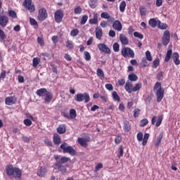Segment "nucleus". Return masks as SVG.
I'll return each instance as SVG.
<instances>
[{"mask_svg": "<svg viewBox=\"0 0 180 180\" xmlns=\"http://www.w3.org/2000/svg\"><path fill=\"white\" fill-rule=\"evenodd\" d=\"M60 148H61V150H63V153L64 154L65 153H68L70 155H75L77 154V150H75L74 149V148L71 146H68V144H67V143L63 142L60 146Z\"/></svg>", "mask_w": 180, "mask_h": 180, "instance_id": "nucleus-5", "label": "nucleus"}, {"mask_svg": "<svg viewBox=\"0 0 180 180\" xmlns=\"http://www.w3.org/2000/svg\"><path fill=\"white\" fill-rule=\"evenodd\" d=\"M103 168V164L102 163H98L95 167L94 172H98L99 169H102Z\"/></svg>", "mask_w": 180, "mask_h": 180, "instance_id": "nucleus-52", "label": "nucleus"}, {"mask_svg": "<svg viewBox=\"0 0 180 180\" xmlns=\"http://www.w3.org/2000/svg\"><path fill=\"white\" fill-rule=\"evenodd\" d=\"M65 46L68 50H72L74 49V42L71 40H68Z\"/></svg>", "mask_w": 180, "mask_h": 180, "instance_id": "nucleus-34", "label": "nucleus"}, {"mask_svg": "<svg viewBox=\"0 0 180 180\" xmlns=\"http://www.w3.org/2000/svg\"><path fill=\"white\" fill-rule=\"evenodd\" d=\"M51 67L52 68L53 72H54L55 74L58 73V70H57V66L56 65L51 64Z\"/></svg>", "mask_w": 180, "mask_h": 180, "instance_id": "nucleus-61", "label": "nucleus"}, {"mask_svg": "<svg viewBox=\"0 0 180 180\" xmlns=\"http://www.w3.org/2000/svg\"><path fill=\"white\" fill-rule=\"evenodd\" d=\"M148 24L150 27H153L154 29V27H157V25H158V21H157L155 18H151L149 20Z\"/></svg>", "mask_w": 180, "mask_h": 180, "instance_id": "nucleus-28", "label": "nucleus"}, {"mask_svg": "<svg viewBox=\"0 0 180 180\" xmlns=\"http://www.w3.org/2000/svg\"><path fill=\"white\" fill-rule=\"evenodd\" d=\"M113 50L116 53H118V51L120 50V45L117 42L114 43L113 46Z\"/></svg>", "mask_w": 180, "mask_h": 180, "instance_id": "nucleus-47", "label": "nucleus"}, {"mask_svg": "<svg viewBox=\"0 0 180 180\" xmlns=\"http://www.w3.org/2000/svg\"><path fill=\"white\" fill-rule=\"evenodd\" d=\"M128 79L130 81L129 82H136L139 79V77L134 73H131L128 75Z\"/></svg>", "mask_w": 180, "mask_h": 180, "instance_id": "nucleus-27", "label": "nucleus"}, {"mask_svg": "<svg viewBox=\"0 0 180 180\" xmlns=\"http://www.w3.org/2000/svg\"><path fill=\"white\" fill-rule=\"evenodd\" d=\"M16 101L17 98L15 97V96H11L6 98L5 103L6 105L11 106V105H15V103H16Z\"/></svg>", "mask_w": 180, "mask_h": 180, "instance_id": "nucleus-19", "label": "nucleus"}, {"mask_svg": "<svg viewBox=\"0 0 180 180\" xmlns=\"http://www.w3.org/2000/svg\"><path fill=\"white\" fill-rule=\"evenodd\" d=\"M120 40L122 44H124V46H127V44H129V39L123 34H120Z\"/></svg>", "mask_w": 180, "mask_h": 180, "instance_id": "nucleus-22", "label": "nucleus"}, {"mask_svg": "<svg viewBox=\"0 0 180 180\" xmlns=\"http://www.w3.org/2000/svg\"><path fill=\"white\" fill-rule=\"evenodd\" d=\"M48 92L49 91H47V89L41 88V89L37 90L36 94L38 96H46V95L47 94Z\"/></svg>", "mask_w": 180, "mask_h": 180, "instance_id": "nucleus-23", "label": "nucleus"}, {"mask_svg": "<svg viewBox=\"0 0 180 180\" xmlns=\"http://www.w3.org/2000/svg\"><path fill=\"white\" fill-rule=\"evenodd\" d=\"M90 141H91V138L89 136H87L86 138L79 137L77 139V142L79 143V144L82 147H84V148H86V147H88V143H90Z\"/></svg>", "mask_w": 180, "mask_h": 180, "instance_id": "nucleus-12", "label": "nucleus"}, {"mask_svg": "<svg viewBox=\"0 0 180 180\" xmlns=\"http://www.w3.org/2000/svg\"><path fill=\"white\" fill-rule=\"evenodd\" d=\"M141 64L143 67H147V64H148V62H147V59L146 58H142Z\"/></svg>", "mask_w": 180, "mask_h": 180, "instance_id": "nucleus-64", "label": "nucleus"}, {"mask_svg": "<svg viewBox=\"0 0 180 180\" xmlns=\"http://www.w3.org/2000/svg\"><path fill=\"white\" fill-rule=\"evenodd\" d=\"M158 65H160V59L156 58L153 60L152 67L153 68H157Z\"/></svg>", "mask_w": 180, "mask_h": 180, "instance_id": "nucleus-48", "label": "nucleus"}, {"mask_svg": "<svg viewBox=\"0 0 180 180\" xmlns=\"http://www.w3.org/2000/svg\"><path fill=\"white\" fill-rule=\"evenodd\" d=\"M153 91H155L156 96H157V102L158 103H160L161 101L164 98V89L161 87V83L157 82L155 84V86L153 87Z\"/></svg>", "mask_w": 180, "mask_h": 180, "instance_id": "nucleus-4", "label": "nucleus"}, {"mask_svg": "<svg viewBox=\"0 0 180 180\" xmlns=\"http://www.w3.org/2000/svg\"><path fill=\"white\" fill-rule=\"evenodd\" d=\"M158 27L159 29L165 30L168 27V25L166 23H162L161 21H158Z\"/></svg>", "mask_w": 180, "mask_h": 180, "instance_id": "nucleus-38", "label": "nucleus"}, {"mask_svg": "<svg viewBox=\"0 0 180 180\" xmlns=\"http://www.w3.org/2000/svg\"><path fill=\"white\" fill-rule=\"evenodd\" d=\"M149 138H150V134L146 133L142 140V146H146L147 144V142L148 141Z\"/></svg>", "mask_w": 180, "mask_h": 180, "instance_id": "nucleus-35", "label": "nucleus"}, {"mask_svg": "<svg viewBox=\"0 0 180 180\" xmlns=\"http://www.w3.org/2000/svg\"><path fill=\"white\" fill-rule=\"evenodd\" d=\"M143 84L141 83L135 84L134 86H133V83L130 81H127L124 85V89L128 94H131L132 92H137V91H140Z\"/></svg>", "mask_w": 180, "mask_h": 180, "instance_id": "nucleus-3", "label": "nucleus"}, {"mask_svg": "<svg viewBox=\"0 0 180 180\" xmlns=\"http://www.w3.org/2000/svg\"><path fill=\"white\" fill-rule=\"evenodd\" d=\"M97 77H99L100 79H103L105 78V72L101 68H98L96 71Z\"/></svg>", "mask_w": 180, "mask_h": 180, "instance_id": "nucleus-31", "label": "nucleus"}, {"mask_svg": "<svg viewBox=\"0 0 180 180\" xmlns=\"http://www.w3.org/2000/svg\"><path fill=\"white\" fill-rule=\"evenodd\" d=\"M147 124H148V120L146 118L141 120L139 122L140 127H144L147 126Z\"/></svg>", "mask_w": 180, "mask_h": 180, "instance_id": "nucleus-39", "label": "nucleus"}, {"mask_svg": "<svg viewBox=\"0 0 180 180\" xmlns=\"http://www.w3.org/2000/svg\"><path fill=\"white\" fill-rule=\"evenodd\" d=\"M88 21V15H84L82 17V19L80 20V25H85L86 22Z\"/></svg>", "mask_w": 180, "mask_h": 180, "instance_id": "nucleus-45", "label": "nucleus"}, {"mask_svg": "<svg viewBox=\"0 0 180 180\" xmlns=\"http://www.w3.org/2000/svg\"><path fill=\"white\" fill-rule=\"evenodd\" d=\"M44 143L48 147H53V142L49 139H45Z\"/></svg>", "mask_w": 180, "mask_h": 180, "instance_id": "nucleus-58", "label": "nucleus"}, {"mask_svg": "<svg viewBox=\"0 0 180 180\" xmlns=\"http://www.w3.org/2000/svg\"><path fill=\"white\" fill-rule=\"evenodd\" d=\"M54 159L56 160V163L61 164L62 165L63 164H67V162H71V158L66 156H62L60 159V155H56Z\"/></svg>", "mask_w": 180, "mask_h": 180, "instance_id": "nucleus-11", "label": "nucleus"}, {"mask_svg": "<svg viewBox=\"0 0 180 180\" xmlns=\"http://www.w3.org/2000/svg\"><path fill=\"white\" fill-rule=\"evenodd\" d=\"M98 49L102 53H105V54H110L112 53V51H110V49L108 48V45L105 44H102V43L98 44Z\"/></svg>", "mask_w": 180, "mask_h": 180, "instance_id": "nucleus-14", "label": "nucleus"}, {"mask_svg": "<svg viewBox=\"0 0 180 180\" xmlns=\"http://www.w3.org/2000/svg\"><path fill=\"white\" fill-rule=\"evenodd\" d=\"M46 174H47V168L44 166L40 167L37 172V175L40 177L44 176Z\"/></svg>", "mask_w": 180, "mask_h": 180, "instance_id": "nucleus-20", "label": "nucleus"}, {"mask_svg": "<svg viewBox=\"0 0 180 180\" xmlns=\"http://www.w3.org/2000/svg\"><path fill=\"white\" fill-rule=\"evenodd\" d=\"M121 54L124 58H127V57L129 58H134L135 56L134 51H133L131 48L126 46L122 49Z\"/></svg>", "mask_w": 180, "mask_h": 180, "instance_id": "nucleus-6", "label": "nucleus"}, {"mask_svg": "<svg viewBox=\"0 0 180 180\" xmlns=\"http://www.w3.org/2000/svg\"><path fill=\"white\" fill-rule=\"evenodd\" d=\"M78 33H79L78 29H74L70 32V36L75 37V36H77Z\"/></svg>", "mask_w": 180, "mask_h": 180, "instance_id": "nucleus-51", "label": "nucleus"}, {"mask_svg": "<svg viewBox=\"0 0 180 180\" xmlns=\"http://www.w3.org/2000/svg\"><path fill=\"white\" fill-rule=\"evenodd\" d=\"M23 6L31 13L36 11V8L34 7V5L32 4V0H25L23 2Z\"/></svg>", "mask_w": 180, "mask_h": 180, "instance_id": "nucleus-9", "label": "nucleus"}, {"mask_svg": "<svg viewBox=\"0 0 180 180\" xmlns=\"http://www.w3.org/2000/svg\"><path fill=\"white\" fill-rule=\"evenodd\" d=\"M37 41H38V43H39V44L40 46H44V39H43V38L39 37L37 38Z\"/></svg>", "mask_w": 180, "mask_h": 180, "instance_id": "nucleus-57", "label": "nucleus"}, {"mask_svg": "<svg viewBox=\"0 0 180 180\" xmlns=\"http://www.w3.org/2000/svg\"><path fill=\"white\" fill-rule=\"evenodd\" d=\"M24 124H25V126H32V120L29 119H25L24 120Z\"/></svg>", "mask_w": 180, "mask_h": 180, "instance_id": "nucleus-62", "label": "nucleus"}, {"mask_svg": "<svg viewBox=\"0 0 180 180\" xmlns=\"http://www.w3.org/2000/svg\"><path fill=\"white\" fill-rule=\"evenodd\" d=\"M84 58L86 61H91V53L88 51H84Z\"/></svg>", "mask_w": 180, "mask_h": 180, "instance_id": "nucleus-46", "label": "nucleus"}, {"mask_svg": "<svg viewBox=\"0 0 180 180\" xmlns=\"http://www.w3.org/2000/svg\"><path fill=\"white\" fill-rule=\"evenodd\" d=\"M65 131H67L65 124H60L57 128V133H58V134H64Z\"/></svg>", "mask_w": 180, "mask_h": 180, "instance_id": "nucleus-26", "label": "nucleus"}, {"mask_svg": "<svg viewBox=\"0 0 180 180\" xmlns=\"http://www.w3.org/2000/svg\"><path fill=\"white\" fill-rule=\"evenodd\" d=\"M75 15H81V13H82V8L81 6H77L75 8Z\"/></svg>", "mask_w": 180, "mask_h": 180, "instance_id": "nucleus-49", "label": "nucleus"}, {"mask_svg": "<svg viewBox=\"0 0 180 180\" xmlns=\"http://www.w3.org/2000/svg\"><path fill=\"white\" fill-rule=\"evenodd\" d=\"M54 166V169H58L59 172H61L62 175L67 174V168L64 167V165H61V163H55Z\"/></svg>", "mask_w": 180, "mask_h": 180, "instance_id": "nucleus-18", "label": "nucleus"}, {"mask_svg": "<svg viewBox=\"0 0 180 180\" xmlns=\"http://www.w3.org/2000/svg\"><path fill=\"white\" fill-rule=\"evenodd\" d=\"M162 136H163V134L160 133L157 138L155 146H160V144L161 143V141L162 140Z\"/></svg>", "mask_w": 180, "mask_h": 180, "instance_id": "nucleus-43", "label": "nucleus"}, {"mask_svg": "<svg viewBox=\"0 0 180 180\" xmlns=\"http://www.w3.org/2000/svg\"><path fill=\"white\" fill-rule=\"evenodd\" d=\"M5 78H6V71L2 70L0 73V82H1V81H5Z\"/></svg>", "mask_w": 180, "mask_h": 180, "instance_id": "nucleus-42", "label": "nucleus"}, {"mask_svg": "<svg viewBox=\"0 0 180 180\" xmlns=\"http://www.w3.org/2000/svg\"><path fill=\"white\" fill-rule=\"evenodd\" d=\"M131 129V127L130 126V123H129V122L127 121L124 122V127H123L124 131L128 132Z\"/></svg>", "mask_w": 180, "mask_h": 180, "instance_id": "nucleus-32", "label": "nucleus"}, {"mask_svg": "<svg viewBox=\"0 0 180 180\" xmlns=\"http://www.w3.org/2000/svg\"><path fill=\"white\" fill-rule=\"evenodd\" d=\"M48 17L49 14H47V10L44 8H41L38 11V20H39L40 22H43L44 20H46Z\"/></svg>", "mask_w": 180, "mask_h": 180, "instance_id": "nucleus-8", "label": "nucleus"}, {"mask_svg": "<svg viewBox=\"0 0 180 180\" xmlns=\"http://www.w3.org/2000/svg\"><path fill=\"white\" fill-rule=\"evenodd\" d=\"M6 35L5 34V32L4 30L0 29V40H6Z\"/></svg>", "mask_w": 180, "mask_h": 180, "instance_id": "nucleus-53", "label": "nucleus"}, {"mask_svg": "<svg viewBox=\"0 0 180 180\" xmlns=\"http://www.w3.org/2000/svg\"><path fill=\"white\" fill-rule=\"evenodd\" d=\"M115 144H120L122 143V136L117 135L115 139Z\"/></svg>", "mask_w": 180, "mask_h": 180, "instance_id": "nucleus-54", "label": "nucleus"}, {"mask_svg": "<svg viewBox=\"0 0 180 180\" xmlns=\"http://www.w3.org/2000/svg\"><path fill=\"white\" fill-rule=\"evenodd\" d=\"M171 58L173 60V63L175 64V65H180L179 53L178 52H174L172 53V49H168L165 58V62L169 63V60H171Z\"/></svg>", "mask_w": 180, "mask_h": 180, "instance_id": "nucleus-2", "label": "nucleus"}, {"mask_svg": "<svg viewBox=\"0 0 180 180\" xmlns=\"http://www.w3.org/2000/svg\"><path fill=\"white\" fill-rule=\"evenodd\" d=\"M53 141L54 144L56 146H60V143H61V137H60L58 134H54L53 136Z\"/></svg>", "mask_w": 180, "mask_h": 180, "instance_id": "nucleus-24", "label": "nucleus"}, {"mask_svg": "<svg viewBox=\"0 0 180 180\" xmlns=\"http://www.w3.org/2000/svg\"><path fill=\"white\" fill-rule=\"evenodd\" d=\"M103 36V31L101 27H97L96 28V37L98 40H101L102 37Z\"/></svg>", "mask_w": 180, "mask_h": 180, "instance_id": "nucleus-21", "label": "nucleus"}, {"mask_svg": "<svg viewBox=\"0 0 180 180\" xmlns=\"http://www.w3.org/2000/svg\"><path fill=\"white\" fill-rule=\"evenodd\" d=\"M112 98L115 101V102H120V96L117 94V92L113 91L112 94Z\"/></svg>", "mask_w": 180, "mask_h": 180, "instance_id": "nucleus-36", "label": "nucleus"}, {"mask_svg": "<svg viewBox=\"0 0 180 180\" xmlns=\"http://www.w3.org/2000/svg\"><path fill=\"white\" fill-rule=\"evenodd\" d=\"M140 11V13L141 16H146V8H142L141 7L139 8Z\"/></svg>", "mask_w": 180, "mask_h": 180, "instance_id": "nucleus-63", "label": "nucleus"}, {"mask_svg": "<svg viewBox=\"0 0 180 180\" xmlns=\"http://www.w3.org/2000/svg\"><path fill=\"white\" fill-rule=\"evenodd\" d=\"M112 22V29H114V30H117V32H122V30L123 29L122 22L119 21V20H114Z\"/></svg>", "mask_w": 180, "mask_h": 180, "instance_id": "nucleus-17", "label": "nucleus"}, {"mask_svg": "<svg viewBox=\"0 0 180 180\" xmlns=\"http://www.w3.org/2000/svg\"><path fill=\"white\" fill-rule=\"evenodd\" d=\"M138 141H143V132L139 131L136 135Z\"/></svg>", "mask_w": 180, "mask_h": 180, "instance_id": "nucleus-56", "label": "nucleus"}, {"mask_svg": "<svg viewBox=\"0 0 180 180\" xmlns=\"http://www.w3.org/2000/svg\"><path fill=\"white\" fill-rule=\"evenodd\" d=\"M105 87L108 89V91H113V85H112V84H106Z\"/></svg>", "mask_w": 180, "mask_h": 180, "instance_id": "nucleus-60", "label": "nucleus"}, {"mask_svg": "<svg viewBox=\"0 0 180 180\" xmlns=\"http://www.w3.org/2000/svg\"><path fill=\"white\" fill-rule=\"evenodd\" d=\"M141 112V110H140L139 108H135L134 110V117H139Z\"/></svg>", "mask_w": 180, "mask_h": 180, "instance_id": "nucleus-50", "label": "nucleus"}, {"mask_svg": "<svg viewBox=\"0 0 180 180\" xmlns=\"http://www.w3.org/2000/svg\"><path fill=\"white\" fill-rule=\"evenodd\" d=\"M51 99H53V94H51V92H47L46 94L45 95V102H46L47 103H50V102H51Z\"/></svg>", "mask_w": 180, "mask_h": 180, "instance_id": "nucleus-30", "label": "nucleus"}, {"mask_svg": "<svg viewBox=\"0 0 180 180\" xmlns=\"http://www.w3.org/2000/svg\"><path fill=\"white\" fill-rule=\"evenodd\" d=\"M75 100L76 102H82V101H84V103H88V102L91 101V98L89 97V94L88 93L77 94L75 96Z\"/></svg>", "mask_w": 180, "mask_h": 180, "instance_id": "nucleus-7", "label": "nucleus"}, {"mask_svg": "<svg viewBox=\"0 0 180 180\" xmlns=\"http://www.w3.org/2000/svg\"><path fill=\"white\" fill-rule=\"evenodd\" d=\"M69 116L70 119H75L77 117V111L75 109L72 108L70 110Z\"/></svg>", "mask_w": 180, "mask_h": 180, "instance_id": "nucleus-33", "label": "nucleus"}, {"mask_svg": "<svg viewBox=\"0 0 180 180\" xmlns=\"http://www.w3.org/2000/svg\"><path fill=\"white\" fill-rule=\"evenodd\" d=\"M101 18H102V19H108L109 22H114L115 21V18L110 17L109 13H108L106 12L101 13Z\"/></svg>", "mask_w": 180, "mask_h": 180, "instance_id": "nucleus-25", "label": "nucleus"}, {"mask_svg": "<svg viewBox=\"0 0 180 180\" xmlns=\"http://www.w3.org/2000/svg\"><path fill=\"white\" fill-rule=\"evenodd\" d=\"M163 77H164V72H160L157 74V78H158V81H161Z\"/></svg>", "mask_w": 180, "mask_h": 180, "instance_id": "nucleus-59", "label": "nucleus"}, {"mask_svg": "<svg viewBox=\"0 0 180 180\" xmlns=\"http://www.w3.org/2000/svg\"><path fill=\"white\" fill-rule=\"evenodd\" d=\"M134 36L138 39H144V35H143V34H140L139 32H134Z\"/></svg>", "mask_w": 180, "mask_h": 180, "instance_id": "nucleus-55", "label": "nucleus"}, {"mask_svg": "<svg viewBox=\"0 0 180 180\" xmlns=\"http://www.w3.org/2000/svg\"><path fill=\"white\" fill-rule=\"evenodd\" d=\"M6 172L8 176H13L15 179H22V170L19 167H13V165H8L6 167Z\"/></svg>", "mask_w": 180, "mask_h": 180, "instance_id": "nucleus-1", "label": "nucleus"}, {"mask_svg": "<svg viewBox=\"0 0 180 180\" xmlns=\"http://www.w3.org/2000/svg\"><path fill=\"white\" fill-rule=\"evenodd\" d=\"M170 39L171 34L169 33V31H165L162 39L163 46H168V43H169Z\"/></svg>", "mask_w": 180, "mask_h": 180, "instance_id": "nucleus-15", "label": "nucleus"}, {"mask_svg": "<svg viewBox=\"0 0 180 180\" xmlns=\"http://www.w3.org/2000/svg\"><path fill=\"white\" fill-rule=\"evenodd\" d=\"M9 23V18L6 15H0V26L1 27H6Z\"/></svg>", "mask_w": 180, "mask_h": 180, "instance_id": "nucleus-16", "label": "nucleus"}, {"mask_svg": "<svg viewBox=\"0 0 180 180\" xmlns=\"http://www.w3.org/2000/svg\"><path fill=\"white\" fill-rule=\"evenodd\" d=\"M40 58H34L32 60V65L34 68H36V67H37V65H39V64H40Z\"/></svg>", "mask_w": 180, "mask_h": 180, "instance_id": "nucleus-37", "label": "nucleus"}, {"mask_svg": "<svg viewBox=\"0 0 180 180\" xmlns=\"http://www.w3.org/2000/svg\"><path fill=\"white\" fill-rule=\"evenodd\" d=\"M163 119H164V115H159L158 117V120H157V117L154 116L151 120V124H155L156 127H160V126H161V124L162 123Z\"/></svg>", "mask_w": 180, "mask_h": 180, "instance_id": "nucleus-13", "label": "nucleus"}, {"mask_svg": "<svg viewBox=\"0 0 180 180\" xmlns=\"http://www.w3.org/2000/svg\"><path fill=\"white\" fill-rule=\"evenodd\" d=\"M120 12H124L126 11V1H122L120 4Z\"/></svg>", "mask_w": 180, "mask_h": 180, "instance_id": "nucleus-41", "label": "nucleus"}, {"mask_svg": "<svg viewBox=\"0 0 180 180\" xmlns=\"http://www.w3.org/2000/svg\"><path fill=\"white\" fill-rule=\"evenodd\" d=\"M90 25H98V14H94V18L89 20Z\"/></svg>", "mask_w": 180, "mask_h": 180, "instance_id": "nucleus-29", "label": "nucleus"}, {"mask_svg": "<svg viewBox=\"0 0 180 180\" xmlns=\"http://www.w3.org/2000/svg\"><path fill=\"white\" fill-rule=\"evenodd\" d=\"M8 15L13 19H16L18 18V15L16 14V11L13 10L8 11Z\"/></svg>", "mask_w": 180, "mask_h": 180, "instance_id": "nucleus-40", "label": "nucleus"}, {"mask_svg": "<svg viewBox=\"0 0 180 180\" xmlns=\"http://www.w3.org/2000/svg\"><path fill=\"white\" fill-rule=\"evenodd\" d=\"M146 57L148 61H153V56H151V52H150V51H146Z\"/></svg>", "mask_w": 180, "mask_h": 180, "instance_id": "nucleus-44", "label": "nucleus"}, {"mask_svg": "<svg viewBox=\"0 0 180 180\" xmlns=\"http://www.w3.org/2000/svg\"><path fill=\"white\" fill-rule=\"evenodd\" d=\"M63 18H64L63 10H57L54 13L55 22L56 23H61L63 22Z\"/></svg>", "mask_w": 180, "mask_h": 180, "instance_id": "nucleus-10", "label": "nucleus"}]
</instances>
